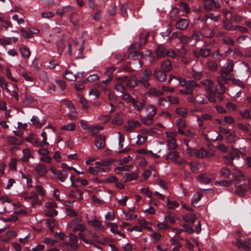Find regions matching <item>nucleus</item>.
I'll return each mask as SVG.
<instances>
[{"label":"nucleus","mask_w":251,"mask_h":251,"mask_svg":"<svg viewBox=\"0 0 251 251\" xmlns=\"http://www.w3.org/2000/svg\"><path fill=\"white\" fill-rule=\"evenodd\" d=\"M115 69L116 68L113 67L109 68L108 69L106 73L107 75L108 76V78L105 79V80L102 81V83L104 84H108L109 82H110L112 80L113 78L112 73L114 72V71L115 70Z\"/></svg>","instance_id":"obj_30"},{"label":"nucleus","mask_w":251,"mask_h":251,"mask_svg":"<svg viewBox=\"0 0 251 251\" xmlns=\"http://www.w3.org/2000/svg\"><path fill=\"white\" fill-rule=\"evenodd\" d=\"M236 189L235 193L239 196H243L247 190V187L243 183L236 185Z\"/></svg>","instance_id":"obj_14"},{"label":"nucleus","mask_w":251,"mask_h":251,"mask_svg":"<svg viewBox=\"0 0 251 251\" xmlns=\"http://www.w3.org/2000/svg\"><path fill=\"white\" fill-rule=\"evenodd\" d=\"M54 221V219L53 218H49L46 220V223L51 232L53 231V227L55 226Z\"/></svg>","instance_id":"obj_47"},{"label":"nucleus","mask_w":251,"mask_h":251,"mask_svg":"<svg viewBox=\"0 0 251 251\" xmlns=\"http://www.w3.org/2000/svg\"><path fill=\"white\" fill-rule=\"evenodd\" d=\"M153 76L160 82H164L167 78V73L159 69H155L153 72Z\"/></svg>","instance_id":"obj_5"},{"label":"nucleus","mask_w":251,"mask_h":251,"mask_svg":"<svg viewBox=\"0 0 251 251\" xmlns=\"http://www.w3.org/2000/svg\"><path fill=\"white\" fill-rule=\"evenodd\" d=\"M168 213V215L165 217V220H166L167 222L170 223L171 224H175L176 220V215L171 212H169Z\"/></svg>","instance_id":"obj_34"},{"label":"nucleus","mask_w":251,"mask_h":251,"mask_svg":"<svg viewBox=\"0 0 251 251\" xmlns=\"http://www.w3.org/2000/svg\"><path fill=\"white\" fill-rule=\"evenodd\" d=\"M212 176L207 174H200L198 176V180L204 184L209 183L212 180Z\"/></svg>","instance_id":"obj_13"},{"label":"nucleus","mask_w":251,"mask_h":251,"mask_svg":"<svg viewBox=\"0 0 251 251\" xmlns=\"http://www.w3.org/2000/svg\"><path fill=\"white\" fill-rule=\"evenodd\" d=\"M138 174L136 173H125L123 178L125 182L135 180L137 178Z\"/></svg>","instance_id":"obj_18"},{"label":"nucleus","mask_w":251,"mask_h":251,"mask_svg":"<svg viewBox=\"0 0 251 251\" xmlns=\"http://www.w3.org/2000/svg\"><path fill=\"white\" fill-rule=\"evenodd\" d=\"M168 202L167 205H168V207L171 209H175L176 207H178L179 205V203L176 201H171L168 199Z\"/></svg>","instance_id":"obj_57"},{"label":"nucleus","mask_w":251,"mask_h":251,"mask_svg":"<svg viewBox=\"0 0 251 251\" xmlns=\"http://www.w3.org/2000/svg\"><path fill=\"white\" fill-rule=\"evenodd\" d=\"M102 129V126H96L91 129L90 131V133L92 135L95 136L96 134H97L99 132V131Z\"/></svg>","instance_id":"obj_60"},{"label":"nucleus","mask_w":251,"mask_h":251,"mask_svg":"<svg viewBox=\"0 0 251 251\" xmlns=\"http://www.w3.org/2000/svg\"><path fill=\"white\" fill-rule=\"evenodd\" d=\"M155 53L158 57H162L164 56L166 52L165 48L162 45H159L155 50Z\"/></svg>","instance_id":"obj_28"},{"label":"nucleus","mask_w":251,"mask_h":251,"mask_svg":"<svg viewBox=\"0 0 251 251\" xmlns=\"http://www.w3.org/2000/svg\"><path fill=\"white\" fill-rule=\"evenodd\" d=\"M205 24L204 26L202 28L203 35L207 38H211L215 34V31L214 29L211 28L207 23Z\"/></svg>","instance_id":"obj_7"},{"label":"nucleus","mask_w":251,"mask_h":251,"mask_svg":"<svg viewBox=\"0 0 251 251\" xmlns=\"http://www.w3.org/2000/svg\"><path fill=\"white\" fill-rule=\"evenodd\" d=\"M176 114L180 115L183 117H185L187 114V109L185 108H177L176 109Z\"/></svg>","instance_id":"obj_46"},{"label":"nucleus","mask_w":251,"mask_h":251,"mask_svg":"<svg viewBox=\"0 0 251 251\" xmlns=\"http://www.w3.org/2000/svg\"><path fill=\"white\" fill-rule=\"evenodd\" d=\"M233 176L234 178L231 181L235 185H239L240 183H243L246 180L243 173L239 171H235L233 174Z\"/></svg>","instance_id":"obj_4"},{"label":"nucleus","mask_w":251,"mask_h":251,"mask_svg":"<svg viewBox=\"0 0 251 251\" xmlns=\"http://www.w3.org/2000/svg\"><path fill=\"white\" fill-rule=\"evenodd\" d=\"M132 104L134 109L137 111H141L145 104L144 101L140 102L135 99L132 101Z\"/></svg>","instance_id":"obj_25"},{"label":"nucleus","mask_w":251,"mask_h":251,"mask_svg":"<svg viewBox=\"0 0 251 251\" xmlns=\"http://www.w3.org/2000/svg\"><path fill=\"white\" fill-rule=\"evenodd\" d=\"M23 156L22 159L24 162H28L30 157H33L30 154L29 150L25 149L23 151Z\"/></svg>","instance_id":"obj_38"},{"label":"nucleus","mask_w":251,"mask_h":251,"mask_svg":"<svg viewBox=\"0 0 251 251\" xmlns=\"http://www.w3.org/2000/svg\"><path fill=\"white\" fill-rule=\"evenodd\" d=\"M6 141L11 145H20L22 142L14 136H8L5 137Z\"/></svg>","instance_id":"obj_35"},{"label":"nucleus","mask_w":251,"mask_h":251,"mask_svg":"<svg viewBox=\"0 0 251 251\" xmlns=\"http://www.w3.org/2000/svg\"><path fill=\"white\" fill-rule=\"evenodd\" d=\"M95 145L99 149H103L105 146V136L103 135H97L95 140Z\"/></svg>","instance_id":"obj_6"},{"label":"nucleus","mask_w":251,"mask_h":251,"mask_svg":"<svg viewBox=\"0 0 251 251\" xmlns=\"http://www.w3.org/2000/svg\"><path fill=\"white\" fill-rule=\"evenodd\" d=\"M203 36V34H202L201 32L195 31L190 38L192 40L195 39L197 42H198L202 40Z\"/></svg>","instance_id":"obj_42"},{"label":"nucleus","mask_w":251,"mask_h":251,"mask_svg":"<svg viewBox=\"0 0 251 251\" xmlns=\"http://www.w3.org/2000/svg\"><path fill=\"white\" fill-rule=\"evenodd\" d=\"M178 40L179 42L183 44H188L190 41L192 40L190 37H188L185 35L179 34Z\"/></svg>","instance_id":"obj_48"},{"label":"nucleus","mask_w":251,"mask_h":251,"mask_svg":"<svg viewBox=\"0 0 251 251\" xmlns=\"http://www.w3.org/2000/svg\"><path fill=\"white\" fill-rule=\"evenodd\" d=\"M227 142L228 143H232L236 141V136L234 132L230 131L226 136Z\"/></svg>","instance_id":"obj_33"},{"label":"nucleus","mask_w":251,"mask_h":251,"mask_svg":"<svg viewBox=\"0 0 251 251\" xmlns=\"http://www.w3.org/2000/svg\"><path fill=\"white\" fill-rule=\"evenodd\" d=\"M240 153H241V151L238 149L232 148L229 154L230 155L231 158L234 159L235 158L239 159L240 158Z\"/></svg>","instance_id":"obj_39"},{"label":"nucleus","mask_w":251,"mask_h":251,"mask_svg":"<svg viewBox=\"0 0 251 251\" xmlns=\"http://www.w3.org/2000/svg\"><path fill=\"white\" fill-rule=\"evenodd\" d=\"M189 21L185 19H179L176 23V27L179 30H184L189 25Z\"/></svg>","instance_id":"obj_10"},{"label":"nucleus","mask_w":251,"mask_h":251,"mask_svg":"<svg viewBox=\"0 0 251 251\" xmlns=\"http://www.w3.org/2000/svg\"><path fill=\"white\" fill-rule=\"evenodd\" d=\"M75 125L74 123H70L62 126L61 129L68 131H74L75 129Z\"/></svg>","instance_id":"obj_54"},{"label":"nucleus","mask_w":251,"mask_h":251,"mask_svg":"<svg viewBox=\"0 0 251 251\" xmlns=\"http://www.w3.org/2000/svg\"><path fill=\"white\" fill-rule=\"evenodd\" d=\"M68 176V172L65 169H63L62 170H59L57 173V178L59 179L62 182L65 181L66 179L67 178Z\"/></svg>","instance_id":"obj_26"},{"label":"nucleus","mask_w":251,"mask_h":251,"mask_svg":"<svg viewBox=\"0 0 251 251\" xmlns=\"http://www.w3.org/2000/svg\"><path fill=\"white\" fill-rule=\"evenodd\" d=\"M58 214V212L53 209H50L49 210L45 212V215L47 217H53L56 216Z\"/></svg>","instance_id":"obj_62"},{"label":"nucleus","mask_w":251,"mask_h":251,"mask_svg":"<svg viewBox=\"0 0 251 251\" xmlns=\"http://www.w3.org/2000/svg\"><path fill=\"white\" fill-rule=\"evenodd\" d=\"M124 219L128 221L132 220L133 219H136L137 217V215L127 213L126 212H124Z\"/></svg>","instance_id":"obj_56"},{"label":"nucleus","mask_w":251,"mask_h":251,"mask_svg":"<svg viewBox=\"0 0 251 251\" xmlns=\"http://www.w3.org/2000/svg\"><path fill=\"white\" fill-rule=\"evenodd\" d=\"M148 93L149 95L154 97H159L163 96L164 93L155 87H152L149 89Z\"/></svg>","instance_id":"obj_23"},{"label":"nucleus","mask_w":251,"mask_h":251,"mask_svg":"<svg viewBox=\"0 0 251 251\" xmlns=\"http://www.w3.org/2000/svg\"><path fill=\"white\" fill-rule=\"evenodd\" d=\"M207 67L211 71H216L218 69V65L217 63L212 60H208L206 63Z\"/></svg>","instance_id":"obj_40"},{"label":"nucleus","mask_w":251,"mask_h":251,"mask_svg":"<svg viewBox=\"0 0 251 251\" xmlns=\"http://www.w3.org/2000/svg\"><path fill=\"white\" fill-rule=\"evenodd\" d=\"M153 117L150 116H147L146 117H141L140 120L142 122L147 126H151L153 123Z\"/></svg>","instance_id":"obj_37"},{"label":"nucleus","mask_w":251,"mask_h":251,"mask_svg":"<svg viewBox=\"0 0 251 251\" xmlns=\"http://www.w3.org/2000/svg\"><path fill=\"white\" fill-rule=\"evenodd\" d=\"M126 86L129 88H133L138 85L136 77L134 75H131L129 77L126 81Z\"/></svg>","instance_id":"obj_17"},{"label":"nucleus","mask_w":251,"mask_h":251,"mask_svg":"<svg viewBox=\"0 0 251 251\" xmlns=\"http://www.w3.org/2000/svg\"><path fill=\"white\" fill-rule=\"evenodd\" d=\"M128 58L131 59H139L143 57V54L137 50L130 51L128 54Z\"/></svg>","instance_id":"obj_21"},{"label":"nucleus","mask_w":251,"mask_h":251,"mask_svg":"<svg viewBox=\"0 0 251 251\" xmlns=\"http://www.w3.org/2000/svg\"><path fill=\"white\" fill-rule=\"evenodd\" d=\"M63 75L65 79L70 81H75L77 79V76L68 70L66 71Z\"/></svg>","instance_id":"obj_31"},{"label":"nucleus","mask_w":251,"mask_h":251,"mask_svg":"<svg viewBox=\"0 0 251 251\" xmlns=\"http://www.w3.org/2000/svg\"><path fill=\"white\" fill-rule=\"evenodd\" d=\"M138 224L145 229L149 230L151 229V224L149 222L146 221L144 219H139L138 220Z\"/></svg>","instance_id":"obj_32"},{"label":"nucleus","mask_w":251,"mask_h":251,"mask_svg":"<svg viewBox=\"0 0 251 251\" xmlns=\"http://www.w3.org/2000/svg\"><path fill=\"white\" fill-rule=\"evenodd\" d=\"M27 141L31 143L34 146L36 147H43V145L41 142L38 141V140L35 138H29L27 139Z\"/></svg>","instance_id":"obj_52"},{"label":"nucleus","mask_w":251,"mask_h":251,"mask_svg":"<svg viewBox=\"0 0 251 251\" xmlns=\"http://www.w3.org/2000/svg\"><path fill=\"white\" fill-rule=\"evenodd\" d=\"M34 170L36 173L41 176H45L48 173L47 168L43 164L37 165L34 168Z\"/></svg>","instance_id":"obj_12"},{"label":"nucleus","mask_w":251,"mask_h":251,"mask_svg":"<svg viewBox=\"0 0 251 251\" xmlns=\"http://www.w3.org/2000/svg\"><path fill=\"white\" fill-rule=\"evenodd\" d=\"M143 33H141L140 35V41L138 42L132 44L130 48L134 50H140L142 48V46L146 44V39H142V36Z\"/></svg>","instance_id":"obj_20"},{"label":"nucleus","mask_w":251,"mask_h":251,"mask_svg":"<svg viewBox=\"0 0 251 251\" xmlns=\"http://www.w3.org/2000/svg\"><path fill=\"white\" fill-rule=\"evenodd\" d=\"M172 69L173 67L170 61L166 60L161 63L160 70L167 73L170 72Z\"/></svg>","instance_id":"obj_15"},{"label":"nucleus","mask_w":251,"mask_h":251,"mask_svg":"<svg viewBox=\"0 0 251 251\" xmlns=\"http://www.w3.org/2000/svg\"><path fill=\"white\" fill-rule=\"evenodd\" d=\"M199 50L201 56L204 58L208 57L211 53V50L209 49L201 48Z\"/></svg>","instance_id":"obj_45"},{"label":"nucleus","mask_w":251,"mask_h":251,"mask_svg":"<svg viewBox=\"0 0 251 251\" xmlns=\"http://www.w3.org/2000/svg\"><path fill=\"white\" fill-rule=\"evenodd\" d=\"M221 175L225 178H228L230 175V170L226 168H223L221 171Z\"/></svg>","instance_id":"obj_58"},{"label":"nucleus","mask_w":251,"mask_h":251,"mask_svg":"<svg viewBox=\"0 0 251 251\" xmlns=\"http://www.w3.org/2000/svg\"><path fill=\"white\" fill-rule=\"evenodd\" d=\"M187 89H188L193 94V88L200 87V85L194 80H189L187 82L185 85Z\"/></svg>","instance_id":"obj_27"},{"label":"nucleus","mask_w":251,"mask_h":251,"mask_svg":"<svg viewBox=\"0 0 251 251\" xmlns=\"http://www.w3.org/2000/svg\"><path fill=\"white\" fill-rule=\"evenodd\" d=\"M123 100L126 101V102H131L133 100H134V99L132 97V96L127 93H123L122 96Z\"/></svg>","instance_id":"obj_51"},{"label":"nucleus","mask_w":251,"mask_h":251,"mask_svg":"<svg viewBox=\"0 0 251 251\" xmlns=\"http://www.w3.org/2000/svg\"><path fill=\"white\" fill-rule=\"evenodd\" d=\"M115 161V159L108 158L104 160H101L99 161H97L95 162V164L101 166L107 167L112 163L114 162Z\"/></svg>","instance_id":"obj_22"},{"label":"nucleus","mask_w":251,"mask_h":251,"mask_svg":"<svg viewBox=\"0 0 251 251\" xmlns=\"http://www.w3.org/2000/svg\"><path fill=\"white\" fill-rule=\"evenodd\" d=\"M73 10V7L72 6L68 5L61 8H58L56 11V14L62 17L64 14L72 12Z\"/></svg>","instance_id":"obj_16"},{"label":"nucleus","mask_w":251,"mask_h":251,"mask_svg":"<svg viewBox=\"0 0 251 251\" xmlns=\"http://www.w3.org/2000/svg\"><path fill=\"white\" fill-rule=\"evenodd\" d=\"M235 245L241 251H249L250 250V247L249 245L237 239Z\"/></svg>","instance_id":"obj_24"},{"label":"nucleus","mask_w":251,"mask_h":251,"mask_svg":"<svg viewBox=\"0 0 251 251\" xmlns=\"http://www.w3.org/2000/svg\"><path fill=\"white\" fill-rule=\"evenodd\" d=\"M20 50L21 53L24 57L27 58L29 57L30 55V51L28 48H27L25 46H23L20 48Z\"/></svg>","instance_id":"obj_36"},{"label":"nucleus","mask_w":251,"mask_h":251,"mask_svg":"<svg viewBox=\"0 0 251 251\" xmlns=\"http://www.w3.org/2000/svg\"><path fill=\"white\" fill-rule=\"evenodd\" d=\"M114 88L117 91L121 92L122 94L125 91V88L121 83H116L115 85Z\"/></svg>","instance_id":"obj_63"},{"label":"nucleus","mask_w":251,"mask_h":251,"mask_svg":"<svg viewBox=\"0 0 251 251\" xmlns=\"http://www.w3.org/2000/svg\"><path fill=\"white\" fill-rule=\"evenodd\" d=\"M202 2L204 9L207 12L216 10L221 8L218 1L215 0H201Z\"/></svg>","instance_id":"obj_1"},{"label":"nucleus","mask_w":251,"mask_h":251,"mask_svg":"<svg viewBox=\"0 0 251 251\" xmlns=\"http://www.w3.org/2000/svg\"><path fill=\"white\" fill-rule=\"evenodd\" d=\"M194 151L195 155L197 157L203 158L205 156L206 151L203 148H201L200 150H196Z\"/></svg>","instance_id":"obj_43"},{"label":"nucleus","mask_w":251,"mask_h":251,"mask_svg":"<svg viewBox=\"0 0 251 251\" xmlns=\"http://www.w3.org/2000/svg\"><path fill=\"white\" fill-rule=\"evenodd\" d=\"M110 170L109 168H102L97 166L95 167L90 166L88 168L89 173L93 175H97L99 173L101 172H108Z\"/></svg>","instance_id":"obj_9"},{"label":"nucleus","mask_w":251,"mask_h":251,"mask_svg":"<svg viewBox=\"0 0 251 251\" xmlns=\"http://www.w3.org/2000/svg\"><path fill=\"white\" fill-rule=\"evenodd\" d=\"M215 93L219 94H224L226 92V87L224 84H218L215 89Z\"/></svg>","instance_id":"obj_44"},{"label":"nucleus","mask_w":251,"mask_h":251,"mask_svg":"<svg viewBox=\"0 0 251 251\" xmlns=\"http://www.w3.org/2000/svg\"><path fill=\"white\" fill-rule=\"evenodd\" d=\"M145 109L147 112V116L153 117L156 114L157 108L152 104L148 105Z\"/></svg>","instance_id":"obj_19"},{"label":"nucleus","mask_w":251,"mask_h":251,"mask_svg":"<svg viewBox=\"0 0 251 251\" xmlns=\"http://www.w3.org/2000/svg\"><path fill=\"white\" fill-rule=\"evenodd\" d=\"M203 195L201 193L198 192L196 195H194L192 199L191 202L192 203H196L201 200Z\"/></svg>","instance_id":"obj_64"},{"label":"nucleus","mask_w":251,"mask_h":251,"mask_svg":"<svg viewBox=\"0 0 251 251\" xmlns=\"http://www.w3.org/2000/svg\"><path fill=\"white\" fill-rule=\"evenodd\" d=\"M178 157V152L176 151L170 152L166 155V158L175 160Z\"/></svg>","instance_id":"obj_49"},{"label":"nucleus","mask_w":251,"mask_h":251,"mask_svg":"<svg viewBox=\"0 0 251 251\" xmlns=\"http://www.w3.org/2000/svg\"><path fill=\"white\" fill-rule=\"evenodd\" d=\"M179 6L181 7L182 10L185 13H189L190 12V8L188 5L184 2H180Z\"/></svg>","instance_id":"obj_59"},{"label":"nucleus","mask_w":251,"mask_h":251,"mask_svg":"<svg viewBox=\"0 0 251 251\" xmlns=\"http://www.w3.org/2000/svg\"><path fill=\"white\" fill-rule=\"evenodd\" d=\"M208 19H210L215 22L218 21V16H215L213 13H210L205 16V23H207Z\"/></svg>","instance_id":"obj_55"},{"label":"nucleus","mask_w":251,"mask_h":251,"mask_svg":"<svg viewBox=\"0 0 251 251\" xmlns=\"http://www.w3.org/2000/svg\"><path fill=\"white\" fill-rule=\"evenodd\" d=\"M141 124L137 121L130 120L127 121V125L124 126V129L126 131H133L137 127L140 126Z\"/></svg>","instance_id":"obj_8"},{"label":"nucleus","mask_w":251,"mask_h":251,"mask_svg":"<svg viewBox=\"0 0 251 251\" xmlns=\"http://www.w3.org/2000/svg\"><path fill=\"white\" fill-rule=\"evenodd\" d=\"M224 161L225 163L229 166L233 165V159L231 158V156L229 154L227 155H225L223 157Z\"/></svg>","instance_id":"obj_53"},{"label":"nucleus","mask_w":251,"mask_h":251,"mask_svg":"<svg viewBox=\"0 0 251 251\" xmlns=\"http://www.w3.org/2000/svg\"><path fill=\"white\" fill-rule=\"evenodd\" d=\"M38 198V195L34 192H31L30 194L28 196H25L24 197L25 200H37Z\"/></svg>","instance_id":"obj_61"},{"label":"nucleus","mask_w":251,"mask_h":251,"mask_svg":"<svg viewBox=\"0 0 251 251\" xmlns=\"http://www.w3.org/2000/svg\"><path fill=\"white\" fill-rule=\"evenodd\" d=\"M201 85L207 87V93L211 94L213 93V88L214 87L213 82L209 79H204L201 81Z\"/></svg>","instance_id":"obj_11"},{"label":"nucleus","mask_w":251,"mask_h":251,"mask_svg":"<svg viewBox=\"0 0 251 251\" xmlns=\"http://www.w3.org/2000/svg\"><path fill=\"white\" fill-rule=\"evenodd\" d=\"M31 121L34 125L40 126L45 124V123L44 120H42L41 122H40L39 118L36 116H33Z\"/></svg>","instance_id":"obj_50"},{"label":"nucleus","mask_w":251,"mask_h":251,"mask_svg":"<svg viewBox=\"0 0 251 251\" xmlns=\"http://www.w3.org/2000/svg\"><path fill=\"white\" fill-rule=\"evenodd\" d=\"M183 218L184 221H185L186 222L192 223L196 221L197 217L195 214L188 213L185 214L183 216Z\"/></svg>","instance_id":"obj_29"},{"label":"nucleus","mask_w":251,"mask_h":251,"mask_svg":"<svg viewBox=\"0 0 251 251\" xmlns=\"http://www.w3.org/2000/svg\"><path fill=\"white\" fill-rule=\"evenodd\" d=\"M167 145L170 150H174L177 147L176 140L175 138H172L171 139L168 140Z\"/></svg>","instance_id":"obj_41"},{"label":"nucleus","mask_w":251,"mask_h":251,"mask_svg":"<svg viewBox=\"0 0 251 251\" xmlns=\"http://www.w3.org/2000/svg\"><path fill=\"white\" fill-rule=\"evenodd\" d=\"M152 75V72L151 70L146 69L144 71L142 74V76L139 82L143 84L145 87H148L150 86L149 80Z\"/></svg>","instance_id":"obj_3"},{"label":"nucleus","mask_w":251,"mask_h":251,"mask_svg":"<svg viewBox=\"0 0 251 251\" xmlns=\"http://www.w3.org/2000/svg\"><path fill=\"white\" fill-rule=\"evenodd\" d=\"M234 64L232 61H230L228 63V65L226 69L224 70H221L220 73L221 75L224 77L225 82L231 79L229 75L233 71Z\"/></svg>","instance_id":"obj_2"}]
</instances>
